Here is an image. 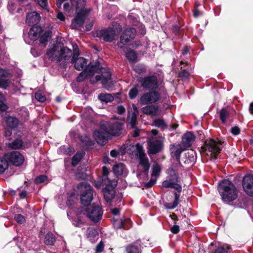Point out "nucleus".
I'll return each instance as SVG.
<instances>
[{
	"label": "nucleus",
	"instance_id": "nucleus-62",
	"mask_svg": "<svg viewBox=\"0 0 253 253\" xmlns=\"http://www.w3.org/2000/svg\"><path fill=\"white\" fill-rule=\"evenodd\" d=\"M82 140L83 141L85 145H90L92 144L91 141H90L89 139L86 136L84 137V140L82 139Z\"/></svg>",
	"mask_w": 253,
	"mask_h": 253
},
{
	"label": "nucleus",
	"instance_id": "nucleus-18",
	"mask_svg": "<svg viewBox=\"0 0 253 253\" xmlns=\"http://www.w3.org/2000/svg\"><path fill=\"white\" fill-rule=\"evenodd\" d=\"M185 148L182 144H174L170 146V151L171 157H175L178 162H179L180 154L184 150Z\"/></svg>",
	"mask_w": 253,
	"mask_h": 253
},
{
	"label": "nucleus",
	"instance_id": "nucleus-32",
	"mask_svg": "<svg viewBox=\"0 0 253 253\" xmlns=\"http://www.w3.org/2000/svg\"><path fill=\"white\" fill-rule=\"evenodd\" d=\"M137 119V115L134 112L129 113L128 116V122L131 127L134 128L135 122Z\"/></svg>",
	"mask_w": 253,
	"mask_h": 253
},
{
	"label": "nucleus",
	"instance_id": "nucleus-60",
	"mask_svg": "<svg viewBox=\"0 0 253 253\" xmlns=\"http://www.w3.org/2000/svg\"><path fill=\"white\" fill-rule=\"evenodd\" d=\"M180 76L181 77L187 78L189 76V73L188 72L186 71L185 70H182L180 73Z\"/></svg>",
	"mask_w": 253,
	"mask_h": 253
},
{
	"label": "nucleus",
	"instance_id": "nucleus-64",
	"mask_svg": "<svg viewBox=\"0 0 253 253\" xmlns=\"http://www.w3.org/2000/svg\"><path fill=\"white\" fill-rule=\"evenodd\" d=\"M201 14V13L198 10L197 8H195L194 10V16L195 17H197Z\"/></svg>",
	"mask_w": 253,
	"mask_h": 253
},
{
	"label": "nucleus",
	"instance_id": "nucleus-5",
	"mask_svg": "<svg viewBox=\"0 0 253 253\" xmlns=\"http://www.w3.org/2000/svg\"><path fill=\"white\" fill-rule=\"evenodd\" d=\"M74 1L76 4V15L71 24V27L73 29H78L84 24L87 12L86 9H84L85 5L84 0H74Z\"/></svg>",
	"mask_w": 253,
	"mask_h": 253
},
{
	"label": "nucleus",
	"instance_id": "nucleus-63",
	"mask_svg": "<svg viewBox=\"0 0 253 253\" xmlns=\"http://www.w3.org/2000/svg\"><path fill=\"white\" fill-rule=\"evenodd\" d=\"M110 155L112 157H117L119 155V152L116 150H113L110 152Z\"/></svg>",
	"mask_w": 253,
	"mask_h": 253
},
{
	"label": "nucleus",
	"instance_id": "nucleus-24",
	"mask_svg": "<svg viewBox=\"0 0 253 253\" xmlns=\"http://www.w3.org/2000/svg\"><path fill=\"white\" fill-rule=\"evenodd\" d=\"M138 157L139 159V164L142 166L145 171H148L150 168V164L148 158L146 157L144 151L140 154Z\"/></svg>",
	"mask_w": 253,
	"mask_h": 253
},
{
	"label": "nucleus",
	"instance_id": "nucleus-11",
	"mask_svg": "<svg viewBox=\"0 0 253 253\" xmlns=\"http://www.w3.org/2000/svg\"><path fill=\"white\" fill-rule=\"evenodd\" d=\"M160 93L157 91H151L143 94L140 99L142 105H148L155 103L161 99Z\"/></svg>",
	"mask_w": 253,
	"mask_h": 253
},
{
	"label": "nucleus",
	"instance_id": "nucleus-1",
	"mask_svg": "<svg viewBox=\"0 0 253 253\" xmlns=\"http://www.w3.org/2000/svg\"><path fill=\"white\" fill-rule=\"evenodd\" d=\"M73 50L72 61L73 63H75V68L80 71L86 67L78 77L77 81L78 82H82L86 78H88L91 84H95L98 81H101L103 87L109 89L112 87L113 83L109 69L102 68L99 64H88L86 66L87 61L85 58L79 57L76 59L80 54L77 45H73Z\"/></svg>",
	"mask_w": 253,
	"mask_h": 253
},
{
	"label": "nucleus",
	"instance_id": "nucleus-31",
	"mask_svg": "<svg viewBox=\"0 0 253 253\" xmlns=\"http://www.w3.org/2000/svg\"><path fill=\"white\" fill-rule=\"evenodd\" d=\"M114 190L105 189L103 191L104 196L107 202L110 201L114 196Z\"/></svg>",
	"mask_w": 253,
	"mask_h": 253
},
{
	"label": "nucleus",
	"instance_id": "nucleus-36",
	"mask_svg": "<svg viewBox=\"0 0 253 253\" xmlns=\"http://www.w3.org/2000/svg\"><path fill=\"white\" fill-rule=\"evenodd\" d=\"M4 101L5 98L4 96L0 93V114L5 111L8 108Z\"/></svg>",
	"mask_w": 253,
	"mask_h": 253
},
{
	"label": "nucleus",
	"instance_id": "nucleus-29",
	"mask_svg": "<svg viewBox=\"0 0 253 253\" xmlns=\"http://www.w3.org/2000/svg\"><path fill=\"white\" fill-rule=\"evenodd\" d=\"M98 99L101 101L105 102L106 103L111 102L113 100L114 97L111 94L108 93H101L98 96Z\"/></svg>",
	"mask_w": 253,
	"mask_h": 253
},
{
	"label": "nucleus",
	"instance_id": "nucleus-7",
	"mask_svg": "<svg viewBox=\"0 0 253 253\" xmlns=\"http://www.w3.org/2000/svg\"><path fill=\"white\" fill-rule=\"evenodd\" d=\"M77 188L81 194V200L82 204L85 206H87L93 199V191L90 185L85 182L81 183Z\"/></svg>",
	"mask_w": 253,
	"mask_h": 253
},
{
	"label": "nucleus",
	"instance_id": "nucleus-38",
	"mask_svg": "<svg viewBox=\"0 0 253 253\" xmlns=\"http://www.w3.org/2000/svg\"><path fill=\"white\" fill-rule=\"evenodd\" d=\"M8 168V163L6 160L0 158V173L3 172Z\"/></svg>",
	"mask_w": 253,
	"mask_h": 253
},
{
	"label": "nucleus",
	"instance_id": "nucleus-39",
	"mask_svg": "<svg viewBox=\"0 0 253 253\" xmlns=\"http://www.w3.org/2000/svg\"><path fill=\"white\" fill-rule=\"evenodd\" d=\"M98 235V232L97 230L92 228H88L86 231V236L88 238H91L95 237Z\"/></svg>",
	"mask_w": 253,
	"mask_h": 253
},
{
	"label": "nucleus",
	"instance_id": "nucleus-12",
	"mask_svg": "<svg viewBox=\"0 0 253 253\" xmlns=\"http://www.w3.org/2000/svg\"><path fill=\"white\" fill-rule=\"evenodd\" d=\"M136 34V30L133 28L126 29L120 38V42L118 43V47L124 51L123 45L129 42L130 39H133Z\"/></svg>",
	"mask_w": 253,
	"mask_h": 253
},
{
	"label": "nucleus",
	"instance_id": "nucleus-57",
	"mask_svg": "<svg viewBox=\"0 0 253 253\" xmlns=\"http://www.w3.org/2000/svg\"><path fill=\"white\" fill-rule=\"evenodd\" d=\"M231 131L232 133V134L234 135H237L240 133V130L238 127L235 126L231 128Z\"/></svg>",
	"mask_w": 253,
	"mask_h": 253
},
{
	"label": "nucleus",
	"instance_id": "nucleus-2",
	"mask_svg": "<svg viewBox=\"0 0 253 253\" xmlns=\"http://www.w3.org/2000/svg\"><path fill=\"white\" fill-rule=\"evenodd\" d=\"M100 126L101 130H96L93 133L95 140L100 145L106 142L109 135H119L122 129L121 124L119 122L110 124L107 122H102Z\"/></svg>",
	"mask_w": 253,
	"mask_h": 253
},
{
	"label": "nucleus",
	"instance_id": "nucleus-25",
	"mask_svg": "<svg viewBox=\"0 0 253 253\" xmlns=\"http://www.w3.org/2000/svg\"><path fill=\"white\" fill-rule=\"evenodd\" d=\"M127 253H139L141 251L140 241H137L134 244L128 246L126 248Z\"/></svg>",
	"mask_w": 253,
	"mask_h": 253
},
{
	"label": "nucleus",
	"instance_id": "nucleus-53",
	"mask_svg": "<svg viewBox=\"0 0 253 253\" xmlns=\"http://www.w3.org/2000/svg\"><path fill=\"white\" fill-rule=\"evenodd\" d=\"M104 249V245L102 242H100L96 247V252L97 253H101Z\"/></svg>",
	"mask_w": 253,
	"mask_h": 253
},
{
	"label": "nucleus",
	"instance_id": "nucleus-33",
	"mask_svg": "<svg viewBox=\"0 0 253 253\" xmlns=\"http://www.w3.org/2000/svg\"><path fill=\"white\" fill-rule=\"evenodd\" d=\"M84 153L78 152L74 156L72 159V164L73 166H76L83 157Z\"/></svg>",
	"mask_w": 253,
	"mask_h": 253
},
{
	"label": "nucleus",
	"instance_id": "nucleus-14",
	"mask_svg": "<svg viewBox=\"0 0 253 253\" xmlns=\"http://www.w3.org/2000/svg\"><path fill=\"white\" fill-rule=\"evenodd\" d=\"M5 157L10 162L16 166L22 165L24 160L23 156L17 151L7 154Z\"/></svg>",
	"mask_w": 253,
	"mask_h": 253
},
{
	"label": "nucleus",
	"instance_id": "nucleus-34",
	"mask_svg": "<svg viewBox=\"0 0 253 253\" xmlns=\"http://www.w3.org/2000/svg\"><path fill=\"white\" fill-rule=\"evenodd\" d=\"M55 241V238L51 233H47L44 238V243L46 245H53Z\"/></svg>",
	"mask_w": 253,
	"mask_h": 253
},
{
	"label": "nucleus",
	"instance_id": "nucleus-43",
	"mask_svg": "<svg viewBox=\"0 0 253 253\" xmlns=\"http://www.w3.org/2000/svg\"><path fill=\"white\" fill-rule=\"evenodd\" d=\"M186 157L189 158L188 162L193 163L196 160L195 153L193 150H190L185 154Z\"/></svg>",
	"mask_w": 253,
	"mask_h": 253
},
{
	"label": "nucleus",
	"instance_id": "nucleus-51",
	"mask_svg": "<svg viewBox=\"0 0 253 253\" xmlns=\"http://www.w3.org/2000/svg\"><path fill=\"white\" fill-rule=\"evenodd\" d=\"M16 221L20 224H22L24 223L25 221L24 217L20 214H16L14 217Z\"/></svg>",
	"mask_w": 253,
	"mask_h": 253
},
{
	"label": "nucleus",
	"instance_id": "nucleus-3",
	"mask_svg": "<svg viewBox=\"0 0 253 253\" xmlns=\"http://www.w3.org/2000/svg\"><path fill=\"white\" fill-rule=\"evenodd\" d=\"M72 51L62 43L50 44L47 49L46 55L52 61L59 62L63 59L69 60L72 56Z\"/></svg>",
	"mask_w": 253,
	"mask_h": 253
},
{
	"label": "nucleus",
	"instance_id": "nucleus-30",
	"mask_svg": "<svg viewBox=\"0 0 253 253\" xmlns=\"http://www.w3.org/2000/svg\"><path fill=\"white\" fill-rule=\"evenodd\" d=\"M179 198V195L176 193H174V201L172 203H167L165 205L167 209H173L175 208L178 204V200Z\"/></svg>",
	"mask_w": 253,
	"mask_h": 253
},
{
	"label": "nucleus",
	"instance_id": "nucleus-4",
	"mask_svg": "<svg viewBox=\"0 0 253 253\" xmlns=\"http://www.w3.org/2000/svg\"><path fill=\"white\" fill-rule=\"evenodd\" d=\"M218 191L224 202L234 201L238 197V191L235 185L227 179L223 180L219 183Z\"/></svg>",
	"mask_w": 253,
	"mask_h": 253
},
{
	"label": "nucleus",
	"instance_id": "nucleus-20",
	"mask_svg": "<svg viewBox=\"0 0 253 253\" xmlns=\"http://www.w3.org/2000/svg\"><path fill=\"white\" fill-rule=\"evenodd\" d=\"M42 32V29L39 26L32 27L28 34V38L31 41H34L37 40Z\"/></svg>",
	"mask_w": 253,
	"mask_h": 253
},
{
	"label": "nucleus",
	"instance_id": "nucleus-35",
	"mask_svg": "<svg viewBox=\"0 0 253 253\" xmlns=\"http://www.w3.org/2000/svg\"><path fill=\"white\" fill-rule=\"evenodd\" d=\"M230 247L228 245L218 247L214 253H230Z\"/></svg>",
	"mask_w": 253,
	"mask_h": 253
},
{
	"label": "nucleus",
	"instance_id": "nucleus-16",
	"mask_svg": "<svg viewBox=\"0 0 253 253\" xmlns=\"http://www.w3.org/2000/svg\"><path fill=\"white\" fill-rule=\"evenodd\" d=\"M243 187L245 192L249 196L253 197V176L248 175L244 177Z\"/></svg>",
	"mask_w": 253,
	"mask_h": 253
},
{
	"label": "nucleus",
	"instance_id": "nucleus-45",
	"mask_svg": "<svg viewBox=\"0 0 253 253\" xmlns=\"http://www.w3.org/2000/svg\"><path fill=\"white\" fill-rule=\"evenodd\" d=\"M10 81L9 80H2L0 79V87L6 89L9 85Z\"/></svg>",
	"mask_w": 253,
	"mask_h": 253
},
{
	"label": "nucleus",
	"instance_id": "nucleus-15",
	"mask_svg": "<svg viewBox=\"0 0 253 253\" xmlns=\"http://www.w3.org/2000/svg\"><path fill=\"white\" fill-rule=\"evenodd\" d=\"M125 149L126 150V152L128 154L136 157L142 154L144 151L142 146L139 143H137L136 145L130 144L127 145L126 147H125L124 149L121 151L122 154H125Z\"/></svg>",
	"mask_w": 253,
	"mask_h": 253
},
{
	"label": "nucleus",
	"instance_id": "nucleus-26",
	"mask_svg": "<svg viewBox=\"0 0 253 253\" xmlns=\"http://www.w3.org/2000/svg\"><path fill=\"white\" fill-rule=\"evenodd\" d=\"M113 171L116 175H121L126 172L125 165L122 163L115 165L113 167Z\"/></svg>",
	"mask_w": 253,
	"mask_h": 253
},
{
	"label": "nucleus",
	"instance_id": "nucleus-17",
	"mask_svg": "<svg viewBox=\"0 0 253 253\" xmlns=\"http://www.w3.org/2000/svg\"><path fill=\"white\" fill-rule=\"evenodd\" d=\"M142 112L147 115L156 116L160 114L161 110L157 105H147L141 108Z\"/></svg>",
	"mask_w": 253,
	"mask_h": 253
},
{
	"label": "nucleus",
	"instance_id": "nucleus-42",
	"mask_svg": "<svg viewBox=\"0 0 253 253\" xmlns=\"http://www.w3.org/2000/svg\"><path fill=\"white\" fill-rule=\"evenodd\" d=\"M229 113L225 109H222L220 112V119L223 123L226 122Z\"/></svg>",
	"mask_w": 253,
	"mask_h": 253
},
{
	"label": "nucleus",
	"instance_id": "nucleus-48",
	"mask_svg": "<svg viewBox=\"0 0 253 253\" xmlns=\"http://www.w3.org/2000/svg\"><path fill=\"white\" fill-rule=\"evenodd\" d=\"M47 176L42 175L38 176L35 180V183L39 184L45 182L47 180Z\"/></svg>",
	"mask_w": 253,
	"mask_h": 253
},
{
	"label": "nucleus",
	"instance_id": "nucleus-10",
	"mask_svg": "<svg viewBox=\"0 0 253 253\" xmlns=\"http://www.w3.org/2000/svg\"><path fill=\"white\" fill-rule=\"evenodd\" d=\"M169 174V179L165 180L163 182V186L166 188H173L176 190L178 192L181 191V187L180 185L177 184L178 176L175 171L172 169L168 170Z\"/></svg>",
	"mask_w": 253,
	"mask_h": 253
},
{
	"label": "nucleus",
	"instance_id": "nucleus-58",
	"mask_svg": "<svg viewBox=\"0 0 253 253\" xmlns=\"http://www.w3.org/2000/svg\"><path fill=\"white\" fill-rule=\"evenodd\" d=\"M126 111L125 108L122 105L117 107V113L120 115L123 114Z\"/></svg>",
	"mask_w": 253,
	"mask_h": 253
},
{
	"label": "nucleus",
	"instance_id": "nucleus-59",
	"mask_svg": "<svg viewBox=\"0 0 253 253\" xmlns=\"http://www.w3.org/2000/svg\"><path fill=\"white\" fill-rule=\"evenodd\" d=\"M170 231L173 234H177L179 231V227L178 225H174L171 228Z\"/></svg>",
	"mask_w": 253,
	"mask_h": 253
},
{
	"label": "nucleus",
	"instance_id": "nucleus-9",
	"mask_svg": "<svg viewBox=\"0 0 253 253\" xmlns=\"http://www.w3.org/2000/svg\"><path fill=\"white\" fill-rule=\"evenodd\" d=\"M82 212L94 221H97L102 217V211L98 205H90L83 208Z\"/></svg>",
	"mask_w": 253,
	"mask_h": 253
},
{
	"label": "nucleus",
	"instance_id": "nucleus-21",
	"mask_svg": "<svg viewBox=\"0 0 253 253\" xmlns=\"http://www.w3.org/2000/svg\"><path fill=\"white\" fill-rule=\"evenodd\" d=\"M4 125L10 129L15 128L19 124L18 120L13 116H7L4 118Z\"/></svg>",
	"mask_w": 253,
	"mask_h": 253
},
{
	"label": "nucleus",
	"instance_id": "nucleus-44",
	"mask_svg": "<svg viewBox=\"0 0 253 253\" xmlns=\"http://www.w3.org/2000/svg\"><path fill=\"white\" fill-rule=\"evenodd\" d=\"M160 168L157 164L154 166L152 168V177H156L158 176L160 172Z\"/></svg>",
	"mask_w": 253,
	"mask_h": 253
},
{
	"label": "nucleus",
	"instance_id": "nucleus-52",
	"mask_svg": "<svg viewBox=\"0 0 253 253\" xmlns=\"http://www.w3.org/2000/svg\"><path fill=\"white\" fill-rule=\"evenodd\" d=\"M75 5L74 1L72 3L70 1V3L66 2L64 4V9L66 11H69L73 9V7Z\"/></svg>",
	"mask_w": 253,
	"mask_h": 253
},
{
	"label": "nucleus",
	"instance_id": "nucleus-6",
	"mask_svg": "<svg viewBox=\"0 0 253 253\" xmlns=\"http://www.w3.org/2000/svg\"><path fill=\"white\" fill-rule=\"evenodd\" d=\"M121 31V26L119 24H116L112 27L97 31L96 36L105 42H111Z\"/></svg>",
	"mask_w": 253,
	"mask_h": 253
},
{
	"label": "nucleus",
	"instance_id": "nucleus-49",
	"mask_svg": "<svg viewBox=\"0 0 253 253\" xmlns=\"http://www.w3.org/2000/svg\"><path fill=\"white\" fill-rule=\"evenodd\" d=\"M11 73L7 70L0 68V79L10 76Z\"/></svg>",
	"mask_w": 253,
	"mask_h": 253
},
{
	"label": "nucleus",
	"instance_id": "nucleus-46",
	"mask_svg": "<svg viewBox=\"0 0 253 253\" xmlns=\"http://www.w3.org/2000/svg\"><path fill=\"white\" fill-rule=\"evenodd\" d=\"M114 226L117 229L125 228V224H124L123 219L115 220L114 222Z\"/></svg>",
	"mask_w": 253,
	"mask_h": 253
},
{
	"label": "nucleus",
	"instance_id": "nucleus-61",
	"mask_svg": "<svg viewBox=\"0 0 253 253\" xmlns=\"http://www.w3.org/2000/svg\"><path fill=\"white\" fill-rule=\"evenodd\" d=\"M57 18L61 21H64L65 19V16L62 12L58 13Z\"/></svg>",
	"mask_w": 253,
	"mask_h": 253
},
{
	"label": "nucleus",
	"instance_id": "nucleus-50",
	"mask_svg": "<svg viewBox=\"0 0 253 253\" xmlns=\"http://www.w3.org/2000/svg\"><path fill=\"white\" fill-rule=\"evenodd\" d=\"M35 96V98L41 102H43L46 100L45 97L42 95L40 92H37Z\"/></svg>",
	"mask_w": 253,
	"mask_h": 253
},
{
	"label": "nucleus",
	"instance_id": "nucleus-8",
	"mask_svg": "<svg viewBox=\"0 0 253 253\" xmlns=\"http://www.w3.org/2000/svg\"><path fill=\"white\" fill-rule=\"evenodd\" d=\"M221 143L220 142H216L213 139L207 141L205 146V153L209 157V159L212 160L215 159L216 155L221 151Z\"/></svg>",
	"mask_w": 253,
	"mask_h": 253
},
{
	"label": "nucleus",
	"instance_id": "nucleus-22",
	"mask_svg": "<svg viewBox=\"0 0 253 253\" xmlns=\"http://www.w3.org/2000/svg\"><path fill=\"white\" fill-rule=\"evenodd\" d=\"M40 16L37 12L33 11L28 13L26 17V23L30 25H36L40 20Z\"/></svg>",
	"mask_w": 253,
	"mask_h": 253
},
{
	"label": "nucleus",
	"instance_id": "nucleus-13",
	"mask_svg": "<svg viewBox=\"0 0 253 253\" xmlns=\"http://www.w3.org/2000/svg\"><path fill=\"white\" fill-rule=\"evenodd\" d=\"M139 82L142 86L146 89H155L158 86L157 78L154 76L141 78Z\"/></svg>",
	"mask_w": 253,
	"mask_h": 253
},
{
	"label": "nucleus",
	"instance_id": "nucleus-55",
	"mask_svg": "<svg viewBox=\"0 0 253 253\" xmlns=\"http://www.w3.org/2000/svg\"><path fill=\"white\" fill-rule=\"evenodd\" d=\"M123 221L124 224H125L126 228H124L125 229H127L131 226V222L129 219H123Z\"/></svg>",
	"mask_w": 253,
	"mask_h": 253
},
{
	"label": "nucleus",
	"instance_id": "nucleus-27",
	"mask_svg": "<svg viewBox=\"0 0 253 253\" xmlns=\"http://www.w3.org/2000/svg\"><path fill=\"white\" fill-rule=\"evenodd\" d=\"M102 171H103L104 181H105L106 180H108V183H106V184H108V185H111L113 187L116 186L117 185V181L114 180L111 181L107 177L108 174L109 172L108 169L106 167H103L102 168Z\"/></svg>",
	"mask_w": 253,
	"mask_h": 253
},
{
	"label": "nucleus",
	"instance_id": "nucleus-19",
	"mask_svg": "<svg viewBox=\"0 0 253 253\" xmlns=\"http://www.w3.org/2000/svg\"><path fill=\"white\" fill-rule=\"evenodd\" d=\"M161 147L162 142L160 140H150L149 142L148 151L151 154H156L160 151Z\"/></svg>",
	"mask_w": 253,
	"mask_h": 253
},
{
	"label": "nucleus",
	"instance_id": "nucleus-54",
	"mask_svg": "<svg viewBox=\"0 0 253 253\" xmlns=\"http://www.w3.org/2000/svg\"><path fill=\"white\" fill-rule=\"evenodd\" d=\"M47 0H38L39 4L45 9H47Z\"/></svg>",
	"mask_w": 253,
	"mask_h": 253
},
{
	"label": "nucleus",
	"instance_id": "nucleus-41",
	"mask_svg": "<svg viewBox=\"0 0 253 253\" xmlns=\"http://www.w3.org/2000/svg\"><path fill=\"white\" fill-rule=\"evenodd\" d=\"M154 124L156 126L162 128H165L167 127V125L163 119H156L154 121Z\"/></svg>",
	"mask_w": 253,
	"mask_h": 253
},
{
	"label": "nucleus",
	"instance_id": "nucleus-23",
	"mask_svg": "<svg viewBox=\"0 0 253 253\" xmlns=\"http://www.w3.org/2000/svg\"><path fill=\"white\" fill-rule=\"evenodd\" d=\"M195 139V136L190 132L186 133L182 137V145L184 147H190Z\"/></svg>",
	"mask_w": 253,
	"mask_h": 253
},
{
	"label": "nucleus",
	"instance_id": "nucleus-56",
	"mask_svg": "<svg viewBox=\"0 0 253 253\" xmlns=\"http://www.w3.org/2000/svg\"><path fill=\"white\" fill-rule=\"evenodd\" d=\"M156 177H154V178L153 177H152V178L151 179L150 181L146 184L145 186L147 187H150L152 186L156 183Z\"/></svg>",
	"mask_w": 253,
	"mask_h": 253
},
{
	"label": "nucleus",
	"instance_id": "nucleus-40",
	"mask_svg": "<svg viewBox=\"0 0 253 253\" xmlns=\"http://www.w3.org/2000/svg\"><path fill=\"white\" fill-rule=\"evenodd\" d=\"M50 37V33L49 32H45L40 38V43L43 44L44 45L46 44Z\"/></svg>",
	"mask_w": 253,
	"mask_h": 253
},
{
	"label": "nucleus",
	"instance_id": "nucleus-37",
	"mask_svg": "<svg viewBox=\"0 0 253 253\" xmlns=\"http://www.w3.org/2000/svg\"><path fill=\"white\" fill-rule=\"evenodd\" d=\"M126 56L130 62H135L137 59L136 54L133 50H130L126 53Z\"/></svg>",
	"mask_w": 253,
	"mask_h": 253
},
{
	"label": "nucleus",
	"instance_id": "nucleus-28",
	"mask_svg": "<svg viewBox=\"0 0 253 253\" xmlns=\"http://www.w3.org/2000/svg\"><path fill=\"white\" fill-rule=\"evenodd\" d=\"M23 143L21 139H16L13 142L8 143L7 146L13 149H19L22 147Z\"/></svg>",
	"mask_w": 253,
	"mask_h": 253
},
{
	"label": "nucleus",
	"instance_id": "nucleus-47",
	"mask_svg": "<svg viewBox=\"0 0 253 253\" xmlns=\"http://www.w3.org/2000/svg\"><path fill=\"white\" fill-rule=\"evenodd\" d=\"M138 91L137 87L135 86L131 89L129 92V96L131 99L134 98L138 94Z\"/></svg>",
	"mask_w": 253,
	"mask_h": 253
}]
</instances>
